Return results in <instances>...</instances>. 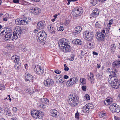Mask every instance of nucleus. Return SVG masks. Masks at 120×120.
Returning <instances> with one entry per match:
<instances>
[{
	"label": "nucleus",
	"mask_w": 120,
	"mask_h": 120,
	"mask_svg": "<svg viewBox=\"0 0 120 120\" xmlns=\"http://www.w3.org/2000/svg\"><path fill=\"white\" fill-rule=\"evenodd\" d=\"M79 100L78 98L74 95L71 94L68 96V102L71 106L74 107L77 106L78 105Z\"/></svg>",
	"instance_id": "f257e3e1"
},
{
	"label": "nucleus",
	"mask_w": 120,
	"mask_h": 120,
	"mask_svg": "<svg viewBox=\"0 0 120 120\" xmlns=\"http://www.w3.org/2000/svg\"><path fill=\"white\" fill-rule=\"evenodd\" d=\"M47 37V34L44 31L42 30L39 32L37 35V40L38 42L44 45L45 42V40Z\"/></svg>",
	"instance_id": "f03ea898"
},
{
	"label": "nucleus",
	"mask_w": 120,
	"mask_h": 120,
	"mask_svg": "<svg viewBox=\"0 0 120 120\" xmlns=\"http://www.w3.org/2000/svg\"><path fill=\"white\" fill-rule=\"evenodd\" d=\"M109 83H111V86L114 88L117 89L120 86V83L119 84L118 82V80L116 79V76L111 77L110 76L108 79Z\"/></svg>",
	"instance_id": "7ed1b4c3"
},
{
	"label": "nucleus",
	"mask_w": 120,
	"mask_h": 120,
	"mask_svg": "<svg viewBox=\"0 0 120 120\" xmlns=\"http://www.w3.org/2000/svg\"><path fill=\"white\" fill-rule=\"evenodd\" d=\"M105 29H103L100 31L97 32L96 34V38L98 41L101 42L104 41L105 39V37L104 34Z\"/></svg>",
	"instance_id": "20e7f679"
},
{
	"label": "nucleus",
	"mask_w": 120,
	"mask_h": 120,
	"mask_svg": "<svg viewBox=\"0 0 120 120\" xmlns=\"http://www.w3.org/2000/svg\"><path fill=\"white\" fill-rule=\"evenodd\" d=\"M22 31L20 27L18 26H16L15 30L13 32L12 38L15 40L20 38L21 35Z\"/></svg>",
	"instance_id": "39448f33"
},
{
	"label": "nucleus",
	"mask_w": 120,
	"mask_h": 120,
	"mask_svg": "<svg viewBox=\"0 0 120 120\" xmlns=\"http://www.w3.org/2000/svg\"><path fill=\"white\" fill-rule=\"evenodd\" d=\"M83 8L80 7L75 8L72 10V14L74 17H77L80 16L83 12Z\"/></svg>",
	"instance_id": "423d86ee"
},
{
	"label": "nucleus",
	"mask_w": 120,
	"mask_h": 120,
	"mask_svg": "<svg viewBox=\"0 0 120 120\" xmlns=\"http://www.w3.org/2000/svg\"><path fill=\"white\" fill-rule=\"evenodd\" d=\"M83 38L85 40L88 41L92 40L94 38L93 33L87 31L84 32L83 34Z\"/></svg>",
	"instance_id": "0eeeda50"
},
{
	"label": "nucleus",
	"mask_w": 120,
	"mask_h": 120,
	"mask_svg": "<svg viewBox=\"0 0 120 120\" xmlns=\"http://www.w3.org/2000/svg\"><path fill=\"white\" fill-rule=\"evenodd\" d=\"M42 112L40 110L33 111L31 112V115L32 116L35 118L41 119L43 118Z\"/></svg>",
	"instance_id": "6e6552de"
},
{
	"label": "nucleus",
	"mask_w": 120,
	"mask_h": 120,
	"mask_svg": "<svg viewBox=\"0 0 120 120\" xmlns=\"http://www.w3.org/2000/svg\"><path fill=\"white\" fill-rule=\"evenodd\" d=\"M69 43L67 40L64 38L60 40L58 42V45L62 51L64 50V47Z\"/></svg>",
	"instance_id": "1a4fd4ad"
},
{
	"label": "nucleus",
	"mask_w": 120,
	"mask_h": 120,
	"mask_svg": "<svg viewBox=\"0 0 120 120\" xmlns=\"http://www.w3.org/2000/svg\"><path fill=\"white\" fill-rule=\"evenodd\" d=\"M94 108V106L93 104L91 103H88L82 108L83 111L85 113H88L89 112L90 110Z\"/></svg>",
	"instance_id": "9d476101"
},
{
	"label": "nucleus",
	"mask_w": 120,
	"mask_h": 120,
	"mask_svg": "<svg viewBox=\"0 0 120 120\" xmlns=\"http://www.w3.org/2000/svg\"><path fill=\"white\" fill-rule=\"evenodd\" d=\"M43 83L46 87L49 88L53 86L54 81L51 79H48L44 80Z\"/></svg>",
	"instance_id": "9b49d317"
},
{
	"label": "nucleus",
	"mask_w": 120,
	"mask_h": 120,
	"mask_svg": "<svg viewBox=\"0 0 120 120\" xmlns=\"http://www.w3.org/2000/svg\"><path fill=\"white\" fill-rule=\"evenodd\" d=\"M34 70L38 74H41L44 72L43 69L38 65L35 66Z\"/></svg>",
	"instance_id": "f8f14e48"
},
{
	"label": "nucleus",
	"mask_w": 120,
	"mask_h": 120,
	"mask_svg": "<svg viewBox=\"0 0 120 120\" xmlns=\"http://www.w3.org/2000/svg\"><path fill=\"white\" fill-rule=\"evenodd\" d=\"M46 25L45 22L44 21H41L38 22L37 27L39 30H41L44 28Z\"/></svg>",
	"instance_id": "ddd939ff"
},
{
	"label": "nucleus",
	"mask_w": 120,
	"mask_h": 120,
	"mask_svg": "<svg viewBox=\"0 0 120 120\" xmlns=\"http://www.w3.org/2000/svg\"><path fill=\"white\" fill-rule=\"evenodd\" d=\"M87 77L88 79L91 83L93 84L94 80V78L93 74L91 72L88 73L87 75Z\"/></svg>",
	"instance_id": "4468645a"
},
{
	"label": "nucleus",
	"mask_w": 120,
	"mask_h": 120,
	"mask_svg": "<svg viewBox=\"0 0 120 120\" xmlns=\"http://www.w3.org/2000/svg\"><path fill=\"white\" fill-rule=\"evenodd\" d=\"M51 116L55 118L58 117L59 115V113L56 110L52 109L51 110Z\"/></svg>",
	"instance_id": "2eb2a0df"
},
{
	"label": "nucleus",
	"mask_w": 120,
	"mask_h": 120,
	"mask_svg": "<svg viewBox=\"0 0 120 120\" xmlns=\"http://www.w3.org/2000/svg\"><path fill=\"white\" fill-rule=\"evenodd\" d=\"M116 106H117V104L116 103L112 104L110 106V109L112 112H114V111L118 112L119 109H117L116 111V110H115Z\"/></svg>",
	"instance_id": "dca6fc26"
},
{
	"label": "nucleus",
	"mask_w": 120,
	"mask_h": 120,
	"mask_svg": "<svg viewBox=\"0 0 120 120\" xmlns=\"http://www.w3.org/2000/svg\"><path fill=\"white\" fill-rule=\"evenodd\" d=\"M48 31L53 34L55 33L54 28L53 26L51 25H48L47 27Z\"/></svg>",
	"instance_id": "f3484780"
},
{
	"label": "nucleus",
	"mask_w": 120,
	"mask_h": 120,
	"mask_svg": "<svg viewBox=\"0 0 120 120\" xmlns=\"http://www.w3.org/2000/svg\"><path fill=\"white\" fill-rule=\"evenodd\" d=\"M82 30V28L81 27L78 26L75 27V29L74 31L73 32L74 34L75 35H78L81 32Z\"/></svg>",
	"instance_id": "a211bd4d"
},
{
	"label": "nucleus",
	"mask_w": 120,
	"mask_h": 120,
	"mask_svg": "<svg viewBox=\"0 0 120 120\" xmlns=\"http://www.w3.org/2000/svg\"><path fill=\"white\" fill-rule=\"evenodd\" d=\"M99 13V11L98 9H95L91 14V16L94 17H96L98 15Z\"/></svg>",
	"instance_id": "6ab92c4d"
},
{
	"label": "nucleus",
	"mask_w": 120,
	"mask_h": 120,
	"mask_svg": "<svg viewBox=\"0 0 120 120\" xmlns=\"http://www.w3.org/2000/svg\"><path fill=\"white\" fill-rule=\"evenodd\" d=\"M24 20L23 18H19L16 19L15 22L16 24L17 25H24L23 21Z\"/></svg>",
	"instance_id": "aec40b11"
},
{
	"label": "nucleus",
	"mask_w": 120,
	"mask_h": 120,
	"mask_svg": "<svg viewBox=\"0 0 120 120\" xmlns=\"http://www.w3.org/2000/svg\"><path fill=\"white\" fill-rule=\"evenodd\" d=\"M30 9L31 10V12L34 15H37L39 12H40L39 11L40 9L37 7H34L32 8H31Z\"/></svg>",
	"instance_id": "412c9836"
},
{
	"label": "nucleus",
	"mask_w": 120,
	"mask_h": 120,
	"mask_svg": "<svg viewBox=\"0 0 120 120\" xmlns=\"http://www.w3.org/2000/svg\"><path fill=\"white\" fill-rule=\"evenodd\" d=\"M25 80L27 82H32L33 81L32 75L30 74H28L25 76Z\"/></svg>",
	"instance_id": "4be33fe9"
},
{
	"label": "nucleus",
	"mask_w": 120,
	"mask_h": 120,
	"mask_svg": "<svg viewBox=\"0 0 120 120\" xmlns=\"http://www.w3.org/2000/svg\"><path fill=\"white\" fill-rule=\"evenodd\" d=\"M107 72L111 74L110 75H109V77H110V76L111 77H114L116 76V73H115L112 70V69L110 68H108L107 69Z\"/></svg>",
	"instance_id": "5701e85b"
},
{
	"label": "nucleus",
	"mask_w": 120,
	"mask_h": 120,
	"mask_svg": "<svg viewBox=\"0 0 120 120\" xmlns=\"http://www.w3.org/2000/svg\"><path fill=\"white\" fill-rule=\"evenodd\" d=\"M12 33L11 32H9L6 34L5 36L4 37V39L6 40H8L11 38Z\"/></svg>",
	"instance_id": "b1692460"
},
{
	"label": "nucleus",
	"mask_w": 120,
	"mask_h": 120,
	"mask_svg": "<svg viewBox=\"0 0 120 120\" xmlns=\"http://www.w3.org/2000/svg\"><path fill=\"white\" fill-rule=\"evenodd\" d=\"M12 60L15 63H18L20 60V57L17 56H14L11 58Z\"/></svg>",
	"instance_id": "393cba45"
},
{
	"label": "nucleus",
	"mask_w": 120,
	"mask_h": 120,
	"mask_svg": "<svg viewBox=\"0 0 120 120\" xmlns=\"http://www.w3.org/2000/svg\"><path fill=\"white\" fill-rule=\"evenodd\" d=\"M69 43H68L64 47V52H70L71 49V47L69 45Z\"/></svg>",
	"instance_id": "a878e982"
},
{
	"label": "nucleus",
	"mask_w": 120,
	"mask_h": 120,
	"mask_svg": "<svg viewBox=\"0 0 120 120\" xmlns=\"http://www.w3.org/2000/svg\"><path fill=\"white\" fill-rule=\"evenodd\" d=\"M5 108V109L4 110V114L8 116H11V113L10 110L8 109V108L6 106Z\"/></svg>",
	"instance_id": "bb28decb"
},
{
	"label": "nucleus",
	"mask_w": 120,
	"mask_h": 120,
	"mask_svg": "<svg viewBox=\"0 0 120 120\" xmlns=\"http://www.w3.org/2000/svg\"><path fill=\"white\" fill-rule=\"evenodd\" d=\"M72 42L73 43L75 44L78 45H81L82 43V41L78 39L74 40L72 41Z\"/></svg>",
	"instance_id": "cd10ccee"
},
{
	"label": "nucleus",
	"mask_w": 120,
	"mask_h": 120,
	"mask_svg": "<svg viewBox=\"0 0 120 120\" xmlns=\"http://www.w3.org/2000/svg\"><path fill=\"white\" fill-rule=\"evenodd\" d=\"M24 21H23L24 25H26L28 24V23L31 21V18L29 17H26L25 18H23Z\"/></svg>",
	"instance_id": "c85d7f7f"
},
{
	"label": "nucleus",
	"mask_w": 120,
	"mask_h": 120,
	"mask_svg": "<svg viewBox=\"0 0 120 120\" xmlns=\"http://www.w3.org/2000/svg\"><path fill=\"white\" fill-rule=\"evenodd\" d=\"M40 101L42 103L45 104H48L49 103V100L45 98H42L40 99Z\"/></svg>",
	"instance_id": "c756f323"
},
{
	"label": "nucleus",
	"mask_w": 120,
	"mask_h": 120,
	"mask_svg": "<svg viewBox=\"0 0 120 120\" xmlns=\"http://www.w3.org/2000/svg\"><path fill=\"white\" fill-rule=\"evenodd\" d=\"M107 113L105 111H102L100 112L99 113V116L101 118L107 115Z\"/></svg>",
	"instance_id": "7c9ffc66"
},
{
	"label": "nucleus",
	"mask_w": 120,
	"mask_h": 120,
	"mask_svg": "<svg viewBox=\"0 0 120 120\" xmlns=\"http://www.w3.org/2000/svg\"><path fill=\"white\" fill-rule=\"evenodd\" d=\"M74 84V82L72 81V78H71L67 82L66 85L67 86L69 87L72 85Z\"/></svg>",
	"instance_id": "2f4dec72"
},
{
	"label": "nucleus",
	"mask_w": 120,
	"mask_h": 120,
	"mask_svg": "<svg viewBox=\"0 0 120 120\" xmlns=\"http://www.w3.org/2000/svg\"><path fill=\"white\" fill-rule=\"evenodd\" d=\"M21 65V63H15L14 67L16 70H18L20 68Z\"/></svg>",
	"instance_id": "473e14b6"
},
{
	"label": "nucleus",
	"mask_w": 120,
	"mask_h": 120,
	"mask_svg": "<svg viewBox=\"0 0 120 120\" xmlns=\"http://www.w3.org/2000/svg\"><path fill=\"white\" fill-rule=\"evenodd\" d=\"M105 101L108 103V104H111V103L113 101L112 99L110 98H107L105 100Z\"/></svg>",
	"instance_id": "72a5a7b5"
},
{
	"label": "nucleus",
	"mask_w": 120,
	"mask_h": 120,
	"mask_svg": "<svg viewBox=\"0 0 120 120\" xmlns=\"http://www.w3.org/2000/svg\"><path fill=\"white\" fill-rule=\"evenodd\" d=\"M112 65L113 67L116 68H118L119 65L118 63L116 61L114 62L112 64Z\"/></svg>",
	"instance_id": "f704fd0d"
},
{
	"label": "nucleus",
	"mask_w": 120,
	"mask_h": 120,
	"mask_svg": "<svg viewBox=\"0 0 120 120\" xmlns=\"http://www.w3.org/2000/svg\"><path fill=\"white\" fill-rule=\"evenodd\" d=\"M80 82L81 83L84 85L86 83V79L83 78L80 79Z\"/></svg>",
	"instance_id": "c9c22d12"
},
{
	"label": "nucleus",
	"mask_w": 120,
	"mask_h": 120,
	"mask_svg": "<svg viewBox=\"0 0 120 120\" xmlns=\"http://www.w3.org/2000/svg\"><path fill=\"white\" fill-rule=\"evenodd\" d=\"M5 29H2L0 30V35H3L5 33L6 34L7 33V32L5 31Z\"/></svg>",
	"instance_id": "e433bc0d"
},
{
	"label": "nucleus",
	"mask_w": 120,
	"mask_h": 120,
	"mask_svg": "<svg viewBox=\"0 0 120 120\" xmlns=\"http://www.w3.org/2000/svg\"><path fill=\"white\" fill-rule=\"evenodd\" d=\"M87 47L90 48L92 49L94 47L93 44V43H89L87 44Z\"/></svg>",
	"instance_id": "4c0bfd02"
},
{
	"label": "nucleus",
	"mask_w": 120,
	"mask_h": 120,
	"mask_svg": "<svg viewBox=\"0 0 120 120\" xmlns=\"http://www.w3.org/2000/svg\"><path fill=\"white\" fill-rule=\"evenodd\" d=\"M95 26L97 28H99L100 27L101 25L98 21H97L95 24Z\"/></svg>",
	"instance_id": "58836bf2"
},
{
	"label": "nucleus",
	"mask_w": 120,
	"mask_h": 120,
	"mask_svg": "<svg viewBox=\"0 0 120 120\" xmlns=\"http://www.w3.org/2000/svg\"><path fill=\"white\" fill-rule=\"evenodd\" d=\"M60 76L59 75H56L55 76V79L57 82H58L59 80L60 79Z\"/></svg>",
	"instance_id": "ea45409f"
},
{
	"label": "nucleus",
	"mask_w": 120,
	"mask_h": 120,
	"mask_svg": "<svg viewBox=\"0 0 120 120\" xmlns=\"http://www.w3.org/2000/svg\"><path fill=\"white\" fill-rule=\"evenodd\" d=\"M57 30L58 31H63L64 30V27L63 26H61L60 27H59L57 28Z\"/></svg>",
	"instance_id": "a19ab883"
},
{
	"label": "nucleus",
	"mask_w": 120,
	"mask_h": 120,
	"mask_svg": "<svg viewBox=\"0 0 120 120\" xmlns=\"http://www.w3.org/2000/svg\"><path fill=\"white\" fill-rule=\"evenodd\" d=\"M38 105L39 107L41 108H44L45 107V105L44 104H43L41 103H38Z\"/></svg>",
	"instance_id": "79ce46f5"
},
{
	"label": "nucleus",
	"mask_w": 120,
	"mask_h": 120,
	"mask_svg": "<svg viewBox=\"0 0 120 120\" xmlns=\"http://www.w3.org/2000/svg\"><path fill=\"white\" fill-rule=\"evenodd\" d=\"M68 59L70 61H73L74 59V57L73 56H71L68 58Z\"/></svg>",
	"instance_id": "37998d69"
},
{
	"label": "nucleus",
	"mask_w": 120,
	"mask_h": 120,
	"mask_svg": "<svg viewBox=\"0 0 120 120\" xmlns=\"http://www.w3.org/2000/svg\"><path fill=\"white\" fill-rule=\"evenodd\" d=\"M72 80H73L74 83H76L78 81V79L77 78H72Z\"/></svg>",
	"instance_id": "c03bdc74"
},
{
	"label": "nucleus",
	"mask_w": 120,
	"mask_h": 120,
	"mask_svg": "<svg viewBox=\"0 0 120 120\" xmlns=\"http://www.w3.org/2000/svg\"><path fill=\"white\" fill-rule=\"evenodd\" d=\"M5 86L3 85H0V90H2L5 89Z\"/></svg>",
	"instance_id": "a18cd8bd"
},
{
	"label": "nucleus",
	"mask_w": 120,
	"mask_h": 120,
	"mask_svg": "<svg viewBox=\"0 0 120 120\" xmlns=\"http://www.w3.org/2000/svg\"><path fill=\"white\" fill-rule=\"evenodd\" d=\"M118 109H119V110H118V112H115L114 111V112H113L114 113L119 112L120 111V107H119V106H118L117 105V106H116V108L115 109V110H116V109H118Z\"/></svg>",
	"instance_id": "49530a36"
},
{
	"label": "nucleus",
	"mask_w": 120,
	"mask_h": 120,
	"mask_svg": "<svg viewBox=\"0 0 120 120\" xmlns=\"http://www.w3.org/2000/svg\"><path fill=\"white\" fill-rule=\"evenodd\" d=\"M111 48H112L113 49L112 51L114 52L115 51V45L114 44H112L111 45Z\"/></svg>",
	"instance_id": "de8ad7c7"
},
{
	"label": "nucleus",
	"mask_w": 120,
	"mask_h": 120,
	"mask_svg": "<svg viewBox=\"0 0 120 120\" xmlns=\"http://www.w3.org/2000/svg\"><path fill=\"white\" fill-rule=\"evenodd\" d=\"M111 25L109 24H108L107 26V28L106 29H107V30H106V31H107V30H108V31L109 30L110 27L111 26Z\"/></svg>",
	"instance_id": "09e8293b"
},
{
	"label": "nucleus",
	"mask_w": 120,
	"mask_h": 120,
	"mask_svg": "<svg viewBox=\"0 0 120 120\" xmlns=\"http://www.w3.org/2000/svg\"><path fill=\"white\" fill-rule=\"evenodd\" d=\"M85 97L86 99L88 100H90V97L88 94H86Z\"/></svg>",
	"instance_id": "8fccbe9b"
},
{
	"label": "nucleus",
	"mask_w": 120,
	"mask_h": 120,
	"mask_svg": "<svg viewBox=\"0 0 120 120\" xmlns=\"http://www.w3.org/2000/svg\"><path fill=\"white\" fill-rule=\"evenodd\" d=\"M82 90L85 91L86 90V86H82Z\"/></svg>",
	"instance_id": "3c124183"
},
{
	"label": "nucleus",
	"mask_w": 120,
	"mask_h": 120,
	"mask_svg": "<svg viewBox=\"0 0 120 120\" xmlns=\"http://www.w3.org/2000/svg\"><path fill=\"white\" fill-rule=\"evenodd\" d=\"M12 110L13 112L15 113L17 110V109L16 107H14L13 108Z\"/></svg>",
	"instance_id": "603ef678"
},
{
	"label": "nucleus",
	"mask_w": 120,
	"mask_h": 120,
	"mask_svg": "<svg viewBox=\"0 0 120 120\" xmlns=\"http://www.w3.org/2000/svg\"><path fill=\"white\" fill-rule=\"evenodd\" d=\"M75 117L76 118H77L79 119V113L77 112L76 114H75Z\"/></svg>",
	"instance_id": "864d4df0"
},
{
	"label": "nucleus",
	"mask_w": 120,
	"mask_h": 120,
	"mask_svg": "<svg viewBox=\"0 0 120 120\" xmlns=\"http://www.w3.org/2000/svg\"><path fill=\"white\" fill-rule=\"evenodd\" d=\"M113 20L112 19L110 20L109 21L108 24L111 25H112L113 24Z\"/></svg>",
	"instance_id": "5fc2aeb1"
},
{
	"label": "nucleus",
	"mask_w": 120,
	"mask_h": 120,
	"mask_svg": "<svg viewBox=\"0 0 120 120\" xmlns=\"http://www.w3.org/2000/svg\"><path fill=\"white\" fill-rule=\"evenodd\" d=\"M59 83L60 84H62V83H63L64 82V80L63 79H60L59 80Z\"/></svg>",
	"instance_id": "6e6d98bb"
},
{
	"label": "nucleus",
	"mask_w": 120,
	"mask_h": 120,
	"mask_svg": "<svg viewBox=\"0 0 120 120\" xmlns=\"http://www.w3.org/2000/svg\"><path fill=\"white\" fill-rule=\"evenodd\" d=\"M54 72H55V73H56V74H59L61 73V71H60L59 70H55Z\"/></svg>",
	"instance_id": "4d7b16f0"
},
{
	"label": "nucleus",
	"mask_w": 120,
	"mask_h": 120,
	"mask_svg": "<svg viewBox=\"0 0 120 120\" xmlns=\"http://www.w3.org/2000/svg\"><path fill=\"white\" fill-rule=\"evenodd\" d=\"M22 50L24 52H26L27 50V49L25 47H22L21 48Z\"/></svg>",
	"instance_id": "13d9d810"
},
{
	"label": "nucleus",
	"mask_w": 120,
	"mask_h": 120,
	"mask_svg": "<svg viewBox=\"0 0 120 120\" xmlns=\"http://www.w3.org/2000/svg\"><path fill=\"white\" fill-rule=\"evenodd\" d=\"M64 70L66 71H67L69 70V68L67 67H65V68H64Z\"/></svg>",
	"instance_id": "bf43d9fd"
},
{
	"label": "nucleus",
	"mask_w": 120,
	"mask_h": 120,
	"mask_svg": "<svg viewBox=\"0 0 120 120\" xmlns=\"http://www.w3.org/2000/svg\"><path fill=\"white\" fill-rule=\"evenodd\" d=\"M13 2L14 3H19V0H13Z\"/></svg>",
	"instance_id": "052dcab7"
},
{
	"label": "nucleus",
	"mask_w": 120,
	"mask_h": 120,
	"mask_svg": "<svg viewBox=\"0 0 120 120\" xmlns=\"http://www.w3.org/2000/svg\"><path fill=\"white\" fill-rule=\"evenodd\" d=\"M28 93H29L30 94H32L33 93V92L32 90H29L28 91Z\"/></svg>",
	"instance_id": "680f3d73"
},
{
	"label": "nucleus",
	"mask_w": 120,
	"mask_h": 120,
	"mask_svg": "<svg viewBox=\"0 0 120 120\" xmlns=\"http://www.w3.org/2000/svg\"><path fill=\"white\" fill-rule=\"evenodd\" d=\"M114 118L115 120H120V118L117 117L116 116H115Z\"/></svg>",
	"instance_id": "e2e57ef3"
},
{
	"label": "nucleus",
	"mask_w": 120,
	"mask_h": 120,
	"mask_svg": "<svg viewBox=\"0 0 120 120\" xmlns=\"http://www.w3.org/2000/svg\"><path fill=\"white\" fill-rule=\"evenodd\" d=\"M93 54L94 55H98V53H97L95 52H93Z\"/></svg>",
	"instance_id": "0e129e2a"
},
{
	"label": "nucleus",
	"mask_w": 120,
	"mask_h": 120,
	"mask_svg": "<svg viewBox=\"0 0 120 120\" xmlns=\"http://www.w3.org/2000/svg\"><path fill=\"white\" fill-rule=\"evenodd\" d=\"M64 79H67L69 78V77L67 75H65L64 76Z\"/></svg>",
	"instance_id": "69168bd1"
},
{
	"label": "nucleus",
	"mask_w": 120,
	"mask_h": 120,
	"mask_svg": "<svg viewBox=\"0 0 120 120\" xmlns=\"http://www.w3.org/2000/svg\"><path fill=\"white\" fill-rule=\"evenodd\" d=\"M106 0H98L99 2H105Z\"/></svg>",
	"instance_id": "338daca9"
},
{
	"label": "nucleus",
	"mask_w": 120,
	"mask_h": 120,
	"mask_svg": "<svg viewBox=\"0 0 120 120\" xmlns=\"http://www.w3.org/2000/svg\"><path fill=\"white\" fill-rule=\"evenodd\" d=\"M3 109L1 107H0V112H3Z\"/></svg>",
	"instance_id": "774afa93"
}]
</instances>
